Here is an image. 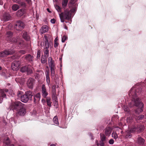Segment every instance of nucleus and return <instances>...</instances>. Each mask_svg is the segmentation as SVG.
Returning a JSON list of instances; mask_svg holds the SVG:
<instances>
[{
  "mask_svg": "<svg viewBox=\"0 0 146 146\" xmlns=\"http://www.w3.org/2000/svg\"><path fill=\"white\" fill-rule=\"evenodd\" d=\"M35 80L32 78H29L27 80V85L29 88H33V86L34 84Z\"/></svg>",
  "mask_w": 146,
  "mask_h": 146,
  "instance_id": "obj_11",
  "label": "nucleus"
},
{
  "mask_svg": "<svg viewBox=\"0 0 146 146\" xmlns=\"http://www.w3.org/2000/svg\"><path fill=\"white\" fill-rule=\"evenodd\" d=\"M47 11H48V12H49V13H50V12H50V10H49V9H48V8H47Z\"/></svg>",
  "mask_w": 146,
  "mask_h": 146,
  "instance_id": "obj_57",
  "label": "nucleus"
},
{
  "mask_svg": "<svg viewBox=\"0 0 146 146\" xmlns=\"http://www.w3.org/2000/svg\"><path fill=\"white\" fill-rule=\"evenodd\" d=\"M111 136L114 139H116L117 138L118 136L115 132H113L112 133Z\"/></svg>",
  "mask_w": 146,
  "mask_h": 146,
  "instance_id": "obj_37",
  "label": "nucleus"
},
{
  "mask_svg": "<svg viewBox=\"0 0 146 146\" xmlns=\"http://www.w3.org/2000/svg\"><path fill=\"white\" fill-rule=\"evenodd\" d=\"M145 140L141 137H139L137 138V142L138 144L143 145L144 143Z\"/></svg>",
  "mask_w": 146,
  "mask_h": 146,
  "instance_id": "obj_24",
  "label": "nucleus"
},
{
  "mask_svg": "<svg viewBox=\"0 0 146 146\" xmlns=\"http://www.w3.org/2000/svg\"><path fill=\"white\" fill-rule=\"evenodd\" d=\"M49 63V67L51 66L52 65H53L54 64V61H50V62H49L48 63Z\"/></svg>",
  "mask_w": 146,
  "mask_h": 146,
  "instance_id": "obj_50",
  "label": "nucleus"
},
{
  "mask_svg": "<svg viewBox=\"0 0 146 146\" xmlns=\"http://www.w3.org/2000/svg\"><path fill=\"white\" fill-rule=\"evenodd\" d=\"M13 52L7 50H5L4 51L0 52V57H6L8 55L13 54Z\"/></svg>",
  "mask_w": 146,
  "mask_h": 146,
  "instance_id": "obj_10",
  "label": "nucleus"
},
{
  "mask_svg": "<svg viewBox=\"0 0 146 146\" xmlns=\"http://www.w3.org/2000/svg\"><path fill=\"white\" fill-rule=\"evenodd\" d=\"M41 54V51L40 50H38L37 52V58L38 59L40 58Z\"/></svg>",
  "mask_w": 146,
  "mask_h": 146,
  "instance_id": "obj_43",
  "label": "nucleus"
},
{
  "mask_svg": "<svg viewBox=\"0 0 146 146\" xmlns=\"http://www.w3.org/2000/svg\"><path fill=\"white\" fill-rule=\"evenodd\" d=\"M59 17L62 22H64V20H69L71 18V12L68 9H64V12L59 14Z\"/></svg>",
  "mask_w": 146,
  "mask_h": 146,
  "instance_id": "obj_2",
  "label": "nucleus"
},
{
  "mask_svg": "<svg viewBox=\"0 0 146 146\" xmlns=\"http://www.w3.org/2000/svg\"><path fill=\"white\" fill-rule=\"evenodd\" d=\"M16 111L17 112V115L21 116L25 115L26 113V109L24 106L21 107L20 108Z\"/></svg>",
  "mask_w": 146,
  "mask_h": 146,
  "instance_id": "obj_9",
  "label": "nucleus"
},
{
  "mask_svg": "<svg viewBox=\"0 0 146 146\" xmlns=\"http://www.w3.org/2000/svg\"><path fill=\"white\" fill-rule=\"evenodd\" d=\"M23 95L22 94V92L21 91H19L18 92L17 96L18 97L21 98V97Z\"/></svg>",
  "mask_w": 146,
  "mask_h": 146,
  "instance_id": "obj_41",
  "label": "nucleus"
},
{
  "mask_svg": "<svg viewBox=\"0 0 146 146\" xmlns=\"http://www.w3.org/2000/svg\"><path fill=\"white\" fill-rule=\"evenodd\" d=\"M50 146H55V144H52L50 145Z\"/></svg>",
  "mask_w": 146,
  "mask_h": 146,
  "instance_id": "obj_59",
  "label": "nucleus"
},
{
  "mask_svg": "<svg viewBox=\"0 0 146 146\" xmlns=\"http://www.w3.org/2000/svg\"><path fill=\"white\" fill-rule=\"evenodd\" d=\"M50 22H51L53 23V24H54L55 23V22H56V20H55L54 19H52L51 20H50Z\"/></svg>",
  "mask_w": 146,
  "mask_h": 146,
  "instance_id": "obj_51",
  "label": "nucleus"
},
{
  "mask_svg": "<svg viewBox=\"0 0 146 146\" xmlns=\"http://www.w3.org/2000/svg\"><path fill=\"white\" fill-rule=\"evenodd\" d=\"M24 104L20 101H16L12 103L10 106L11 110H12L13 111L15 112L18 110L21 107L24 106Z\"/></svg>",
  "mask_w": 146,
  "mask_h": 146,
  "instance_id": "obj_3",
  "label": "nucleus"
},
{
  "mask_svg": "<svg viewBox=\"0 0 146 146\" xmlns=\"http://www.w3.org/2000/svg\"><path fill=\"white\" fill-rule=\"evenodd\" d=\"M33 67L31 65L26 66L22 67L21 68V71L22 72H27L28 74L33 73Z\"/></svg>",
  "mask_w": 146,
  "mask_h": 146,
  "instance_id": "obj_6",
  "label": "nucleus"
},
{
  "mask_svg": "<svg viewBox=\"0 0 146 146\" xmlns=\"http://www.w3.org/2000/svg\"><path fill=\"white\" fill-rule=\"evenodd\" d=\"M56 97L55 89H54V90H53L52 92V98H53V97Z\"/></svg>",
  "mask_w": 146,
  "mask_h": 146,
  "instance_id": "obj_46",
  "label": "nucleus"
},
{
  "mask_svg": "<svg viewBox=\"0 0 146 146\" xmlns=\"http://www.w3.org/2000/svg\"><path fill=\"white\" fill-rule=\"evenodd\" d=\"M46 102L48 106L49 107H51V106L50 98H47L46 99Z\"/></svg>",
  "mask_w": 146,
  "mask_h": 146,
  "instance_id": "obj_36",
  "label": "nucleus"
},
{
  "mask_svg": "<svg viewBox=\"0 0 146 146\" xmlns=\"http://www.w3.org/2000/svg\"><path fill=\"white\" fill-rule=\"evenodd\" d=\"M68 0H63L62 1V6L63 8L65 9L66 7Z\"/></svg>",
  "mask_w": 146,
  "mask_h": 146,
  "instance_id": "obj_28",
  "label": "nucleus"
},
{
  "mask_svg": "<svg viewBox=\"0 0 146 146\" xmlns=\"http://www.w3.org/2000/svg\"><path fill=\"white\" fill-rule=\"evenodd\" d=\"M47 58L48 57H46V56L42 55L41 59V62L43 64H45L46 62L47 61Z\"/></svg>",
  "mask_w": 146,
  "mask_h": 146,
  "instance_id": "obj_26",
  "label": "nucleus"
},
{
  "mask_svg": "<svg viewBox=\"0 0 146 146\" xmlns=\"http://www.w3.org/2000/svg\"><path fill=\"white\" fill-rule=\"evenodd\" d=\"M54 122L56 125H58L59 122H58V117L56 116H55L53 119Z\"/></svg>",
  "mask_w": 146,
  "mask_h": 146,
  "instance_id": "obj_32",
  "label": "nucleus"
},
{
  "mask_svg": "<svg viewBox=\"0 0 146 146\" xmlns=\"http://www.w3.org/2000/svg\"><path fill=\"white\" fill-rule=\"evenodd\" d=\"M3 4V2L2 0H0V5H2Z\"/></svg>",
  "mask_w": 146,
  "mask_h": 146,
  "instance_id": "obj_55",
  "label": "nucleus"
},
{
  "mask_svg": "<svg viewBox=\"0 0 146 146\" xmlns=\"http://www.w3.org/2000/svg\"><path fill=\"white\" fill-rule=\"evenodd\" d=\"M144 126L141 124L133 125L131 128V130L133 132H137L138 133L142 132L144 130Z\"/></svg>",
  "mask_w": 146,
  "mask_h": 146,
  "instance_id": "obj_4",
  "label": "nucleus"
},
{
  "mask_svg": "<svg viewBox=\"0 0 146 146\" xmlns=\"http://www.w3.org/2000/svg\"><path fill=\"white\" fill-rule=\"evenodd\" d=\"M101 140L104 141H105L106 139V137L103 134H100Z\"/></svg>",
  "mask_w": 146,
  "mask_h": 146,
  "instance_id": "obj_38",
  "label": "nucleus"
},
{
  "mask_svg": "<svg viewBox=\"0 0 146 146\" xmlns=\"http://www.w3.org/2000/svg\"><path fill=\"white\" fill-rule=\"evenodd\" d=\"M123 109L125 111L127 112H129L130 111L129 108L128 107V106H124Z\"/></svg>",
  "mask_w": 146,
  "mask_h": 146,
  "instance_id": "obj_35",
  "label": "nucleus"
},
{
  "mask_svg": "<svg viewBox=\"0 0 146 146\" xmlns=\"http://www.w3.org/2000/svg\"><path fill=\"white\" fill-rule=\"evenodd\" d=\"M53 100L54 101V106L56 108H57L58 107V98L57 97L52 98Z\"/></svg>",
  "mask_w": 146,
  "mask_h": 146,
  "instance_id": "obj_27",
  "label": "nucleus"
},
{
  "mask_svg": "<svg viewBox=\"0 0 146 146\" xmlns=\"http://www.w3.org/2000/svg\"><path fill=\"white\" fill-rule=\"evenodd\" d=\"M67 39V37L66 36H63L62 38V42H64Z\"/></svg>",
  "mask_w": 146,
  "mask_h": 146,
  "instance_id": "obj_44",
  "label": "nucleus"
},
{
  "mask_svg": "<svg viewBox=\"0 0 146 146\" xmlns=\"http://www.w3.org/2000/svg\"><path fill=\"white\" fill-rule=\"evenodd\" d=\"M25 94L22 95L21 98V100L24 103L27 102L30 99Z\"/></svg>",
  "mask_w": 146,
  "mask_h": 146,
  "instance_id": "obj_18",
  "label": "nucleus"
},
{
  "mask_svg": "<svg viewBox=\"0 0 146 146\" xmlns=\"http://www.w3.org/2000/svg\"><path fill=\"white\" fill-rule=\"evenodd\" d=\"M145 117V116L144 115H141L139 116H136L135 117V119L137 122H138L139 121V120H142Z\"/></svg>",
  "mask_w": 146,
  "mask_h": 146,
  "instance_id": "obj_25",
  "label": "nucleus"
},
{
  "mask_svg": "<svg viewBox=\"0 0 146 146\" xmlns=\"http://www.w3.org/2000/svg\"><path fill=\"white\" fill-rule=\"evenodd\" d=\"M111 145H112L113 144L114 141L113 139H110L108 142Z\"/></svg>",
  "mask_w": 146,
  "mask_h": 146,
  "instance_id": "obj_47",
  "label": "nucleus"
},
{
  "mask_svg": "<svg viewBox=\"0 0 146 146\" xmlns=\"http://www.w3.org/2000/svg\"><path fill=\"white\" fill-rule=\"evenodd\" d=\"M58 43L57 41H54V47L55 48H56L58 46Z\"/></svg>",
  "mask_w": 146,
  "mask_h": 146,
  "instance_id": "obj_48",
  "label": "nucleus"
},
{
  "mask_svg": "<svg viewBox=\"0 0 146 146\" xmlns=\"http://www.w3.org/2000/svg\"><path fill=\"white\" fill-rule=\"evenodd\" d=\"M96 143L97 146H99V143H98V141L97 140H96Z\"/></svg>",
  "mask_w": 146,
  "mask_h": 146,
  "instance_id": "obj_56",
  "label": "nucleus"
},
{
  "mask_svg": "<svg viewBox=\"0 0 146 146\" xmlns=\"http://www.w3.org/2000/svg\"><path fill=\"white\" fill-rule=\"evenodd\" d=\"M13 33L11 31H7L6 35V40L9 42L15 43L17 42V39L16 38L13 37Z\"/></svg>",
  "mask_w": 146,
  "mask_h": 146,
  "instance_id": "obj_5",
  "label": "nucleus"
},
{
  "mask_svg": "<svg viewBox=\"0 0 146 146\" xmlns=\"http://www.w3.org/2000/svg\"><path fill=\"white\" fill-rule=\"evenodd\" d=\"M70 3L72 4H74L75 3V0H71Z\"/></svg>",
  "mask_w": 146,
  "mask_h": 146,
  "instance_id": "obj_53",
  "label": "nucleus"
},
{
  "mask_svg": "<svg viewBox=\"0 0 146 146\" xmlns=\"http://www.w3.org/2000/svg\"><path fill=\"white\" fill-rule=\"evenodd\" d=\"M64 28L66 29H67L68 27H67L66 26V25H65Z\"/></svg>",
  "mask_w": 146,
  "mask_h": 146,
  "instance_id": "obj_58",
  "label": "nucleus"
},
{
  "mask_svg": "<svg viewBox=\"0 0 146 146\" xmlns=\"http://www.w3.org/2000/svg\"><path fill=\"white\" fill-rule=\"evenodd\" d=\"M20 62L15 60L13 61L12 63L11 67L13 70H17L20 68Z\"/></svg>",
  "mask_w": 146,
  "mask_h": 146,
  "instance_id": "obj_8",
  "label": "nucleus"
},
{
  "mask_svg": "<svg viewBox=\"0 0 146 146\" xmlns=\"http://www.w3.org/2000/svg\"><path fill=\"white\" fill-rule=\"evenodd\" d=\"M25 94L26 95H27V96L30 99V100H32V97L33 96V95L32 92L31 91H27L25 92Z\"/></svg>",
  "mask_w": 146,
  "mask_h": 146,
  "instance_id": "obj_23",
  "label": "nucleus"
},
{
  "mask_svg": "<svg viewBox=\"0 0 146 146\" xmlns=\"http://www.w3.org/2000/svg\"><path fill=\"white\" fill-rule=\"evenodd\" d=\"M25 25L22 21H18L17 22L15 26V28L17 31H21L24 28Z\"/></svg>",
  "mask_w": 146,
  "mask_h": 146,
  "instance_id": "obj_7",
  "label": "nucleus"
},
{
  "mask_svg": "<svg viewBox=\"0 0 146 146\" xmlns=\"http://www.w3.org/2000/svg\"><path fill=\"white\" fill-rule=\"evenodd\" d=\"M112 129L110 127H107L105 130V133L106 135L109 136L111 132Z\"/></svg>",
  "mask_w": 146,
  "mask_h": 146,
  "instance_id": "obj_16",
  "label": "nucleus"
},
{
  "mask_svg": "<svg viewBox=\"0 0 146 146\" xmlns=\"http://www.w3.org/2000/svg\"><path fill=\"white\" fill-rule=\"evenodd\" d=\"M44 74V73L42 71L38 70L35 73V76L36 79L38 80L40 78V76Z\"/></svg>",
  "mask_w": 146,
  "mask_h": 146,
  "instance_id": "obj_17",
  "label": "nucleus"
},
{
  "mask_svg": "<svg viewBox=\"0 0 146 146\" xmlns=\"http://www.w3.org/2000/svg\"><path fill=\"white\" fill-rule=\"evenodd\" d=\"M42 95L44 98H46V97L48 95L47 92L45 85L43 84L41 88Z\"/></svg>",
  "mask_w": 146,
  "mask_h": 146,
  "instance_id": "obj_12",
  "label": "nucleus"
},
{
  "mask_svg": "<svg viewBox=\"0 0 146 146\" xmlns=\"http://www.w3.org/2000/svg\"><path fill=\"white\" fill-rule=\"evenodd\" d=\"M45 48H48L49 47V43L47 37H45Z\"/></svg>",
  "mask_w": 146,
  "mask_h": 146,
  "instance_id": "obj_29",
  "label": "nucleus"
},
{
  "mask_svg": "<svg viewBox=\"0 0 146 146\" xmlns=\"http://www.w3.org/2000/svg\"><path fill=\"white\" fill-rule=\"evenodd\" d=\"M17 15L18 16L20 17L23 14V12L22 10L20 9L17 12Z\"/></svg>",
  "mask_w": 146,
  "mask_h": 146,
  "instance_id": "obj_33",
  "label": "nucleus"
},
{
  "mask_svg": "<svg viewBox=\"0 0 146 146\" xmlns=\"http://www.w3.org/2000/svg\"><path fill=\"white\" fill-rule=\"evenodd\" d=\"M48 27L47 26L44 25L42 27L40 30V32L42 34H43L48 31Z\"/></svg>",
  "mask_w": 146,
  "mask_h": 146,
  "instance_id": "obj_21",
  "label": "nucleus"
},
{
  "mask_svg": "<svg viewBox=\"0 0 146 146\" xmlns=\"http://www.w3.org/2000/svg\"><path fill=\"white\" fill-rule=\"evenodd\" d=\"M71 11L72 12H74L76 11V8H73V9H71Z\"/></svg>",
  "mask_w": 146,
  "mask_h": 146,
  "instance_id": "obj_54",
  "label": "nucleus"
},
{
  "mask_svg": "<svg viewBox=\"0 0 146 146\" xmlns=\"http://www.w3.org/2000/svg\"><path fill=\"white\" fill-rule=\"evenodd\" d=\"M19 8V6L18 5H17V4L14 5H13V6L12 7V9L14 11H17Z\"/></svg>",
  "mask_w": 146,
  "mask_h": 146,
  "instance_id": "obj_31",
  "label": "nucleus"
},
{
  "mask_svg": "<svg viewBox=\"0 0 146 146\" xmlns=\"http://www.w3.org/2000/svg\"><path fill=\"white\" fill-rule=\"evenodd\" d=\"M26 60L28 62H30L33 61L34 60V56L29 54H27L24 56Z\"/></svg>",
  "mask_w": 146,
  "mask_h": 146,
  "instance_id": "obj_13",
  "label": "nucleus"
},
{
  "mask_svg": "<svg viewBox=\"0 0 146 146\" xmlns=\"http://www.w3.org/2000/svg\"><path fill=\"white\" fill-rule=\"evenodd\" d=\"M11 16L9 13H5L3 16V20L4 21H7L10 20Z\"/></svg>",
  "mask_w": 146,
  "mask_h": 146,
  "instance_id": "obj_15",
  "label": "nucleus"
},
{
  "mask_svg": "<svg viewBox=\"0 0 146 146\" xmlns=\"http://www.w3.org/2000/svg\"><path fill=\"white\" fill-rule=\"evenodd\" d=\"M141 89L140 86H135L133 87L129 91L128 95L129 97L132 98L131 102V106H135L138 108L135 110V113L139 114L143 111L144 104L137 96L141 92Z\"/></svg>",
  "mask_w": 146,
  "mask_h": 146,
  "instance_id": "obj_1",
  "label": "nucleus"
},
{
  "mask_svg": "<svg viewBox=\"0 0 146 146\" xmlns=\"http://www.w3.org/2000/svg\"><path fill=\"white\" fill-rule=\"evenodd\" d=\"M46 78L47 83L49 84L50 82V80L48 72H47V73H46Z\"/></svg>",
  "mask_w": 146,
  "mask_h": 146,
  "instance_id": "obj_34",
  "label": "nucleus"
},
{
  "mask_svg": "<svg viewBox=\"0 0 146 146\" xmlns=\"http://www.w3.org/2000/svg\"><path fill=\"white\" fill-rule=\"evenodd\" d=\"M104 141L100 140L99 141V145H100L101 146H104Z\"/></svg>",
  "mask_w": 146,
  "mask_h": 146,
  "instance_id": "obj_45",
  "label": "nucleus"
},
{
  "mask_svg": "<svg viewBox=\"0 0 146 146\" xmlns=\"http://www.w3.org/2000/svg\"><path fill=\"white\" fill-rule=\"evenodd\" d=\"M19 52L22 55L25 54L27 52V51L25 50H19Z\"/></svg>",
  "mask_w": 146,
  "mask_h": 146,
  "instance_id": "obj_42",
  "label": "nucleus"
},
{
  "mask_svg": "<svg viewBox=\"0 0 146 146\" xmlns=\"http://www.w3.org/2000/svg\"><path fill=\"white\" fill-rule=\"evenodd\" d=\"M50 69H56L55 65V64L50 66Z\"/></svg>",
  "mask_w": 146,
  "mask_h": 146,
  "instance_id": "obj_49",
  "label": "nucleus"
},
{
  "mask_svg": "<svg viewBox=\"0 0 146 146\" xmlns=\"http://www.w3.org/2000/svg\"><path fill=\"white\" fill-rule=\"evenodd\" d=\"M53 61L51 57H49L48 58V62H50V61Z\"/></svg>",
  "mask_w": 146,
  "mask_h": 146,
  "instance_id": "obj_52",
  "label": "nucleus"
},
{
  "mask_svg": "<svg viewBox=\"0 0 146 146\" xmlns=\"http://www.w3.org/2000/svg\"><path fill=\"white\" fill-rule=\"evenodd\" d=\"M58 1V0H53V1H55L56 2H57V1Z\"/></svg>",
  "mask_w": 146,
  "mask_h": 146,
  "instance_id": "obj_61",
  "label": "nucleus"
},
{
  "mask_svg": "<svg viewBox=\"0 0 146 146\" xmlns=\"http://www.w3.org/2000/svg\"><path fill=\"white\" fill-rule=\"evenodd\" d=\"M23 37L25 40H29L30 39V36L28 33L26 31H24L23 34Z\"/></svg>",
  "mask_w": 146,
  "mask_h": 146,
  "instance_id": "obj_22",
  "label": "nucleus"
},
{
  "mask_svg": "<svg viewBox=\"0 0 146 146\" xmlns=\"http://www.w3.org/2000/svg\"><path fill=\"white\" fill-rule=\"evenodd\" d=\"M145 117L146 118V114L145 115Z\"/></svg>",
  "mask_w": 146,
  "mask_h": 146,
  "instance_id": "obj_64",
  "label": "nucleus"
},
{
  "mask_svg": "<svg viewBox=\"0 0 146 146\" xmlns=\"http://www.w3.org/2000/svg\"><path fill=\"white\" fill-rule=\"evenodd\" d=\"M2 69V67L1 66H0V70H1Z\"/></svg>",
  "mask_w": 146,
  "mask_h": 146,
  "instance_id": "obj_62",
  "label": "nucleus"
},
{
  "mask_svg": "<svg viewBox=\"0 0 146 146\" xmlns=\"http://www.w3.org/2000/svg\"><path fill=\"white\" fill-rule=\"evenodd\" d=\"M57 40L58 39H57V38H56L54 40V41H57Z\"/></svg>",
  "mask_w": 146,
  "mask_h": 146,
  "instance_id": "obj_60",
  "label": "nucleus"
},
{
  "mask_svg": "<svg viewBox=\"0 0 146 146\" xmlns=\"http://www.w3.org/2000/svg\"><path fill=\"white\" fill-rule=\"evenodd\" d=\"M55 8L58 11V12L60 13H61L62 12L61 8L58 5H56V6Z\"/></svg>",
  "mask_w": 146,
  "mask_h": 146,
  "instance_id": "obj_39",
  "label": "nucleus"
},
{
  "mask_svg": "<svg viewBox=\"0 0 146 146\" xmlns=\"http://www.w3.org/2000/svg\"><path fill=\"white\" fill-rule=\"evenodd\" d=\"M55 69H50L51 77H54L55 75Z\"/></svg>",
  "mask_w": 146,
  "mask_h": 146,
  "instance_id": "obj_40",
  "label": "nucleus"
},
{
  "mask_svg": "<svg viewBox=\"0 0 146 146\" xmlns=\"http://www.w3.org/2000/svg\"><path fill=\"white\" fill-rule=\"evenodd\" d=\"M1 140L0 139V144L1 143Z\"/></svg>",
  "mask_w": 146,
  "mask_h": 146,
  "instance_id": "obj_63",
  "label": "nucleus"
},
{
  "mask_svg": "<svg viewBox=\"0 0 146 146\" xmlns=\"http://www.w3.org/2000/svg\"><path fill=\"white\" fill-rule=\"evenodd\" d=\"M131 132H133L131 129L130 131H126L124 133L125 137L127 138H130L132 137V135L131 134Z\"/></svg>",
  "mask_w": 146,
  "mask_h": 146,
  "instance_id": "obj_20",
  "label": "nucleus"
},
{
  "mask_svg": "<svg viewBox=\"0 0 146 146\" xmlns=\"http://www.w3.org/2000/svg\"><path fill=\"white\" fill-rule=\"evenodd\" d=\"M48 49L45 48L44 50V56H46L47 57L48 56L49 54V50Z\"/></svg>",
  "mask_w": 146,
  "mask_h": 146,
  "instance_id": "obj_30",
  "label": "nucleus"
},
{
  "mask_svg": "<svg viewBox=\"0 0 146 146\" xmlns=\"http://www.w3.org/2000/svg\"><path fill=\"white\" fill-rule=\"evenodd\" d=\"M8 90L7 89L1 90L0 91V96L3 98H6V93L8 92Z\"/></svg>",
  "mask_w": 146,
  "mask_h": 146,
  "instance_id": "obj_19",
  "label": "nucleus"
},
{
  "mask_svg": "<svg viewBox=\"0 0 146 146\" xmlns=\"http://www.w3.org/2000/svg\"><path fill=\"white\" fill-rule=\"evenodd\" d=\"M40 93L34 95L33 99L34 102L35 103L38 102L40 100Z\"/></svg>",
  "mask_w": 146,
  "mask_h": 146,
  "instance_id": "obj_14",
  "label": "nucleus"
}]
</instances>
